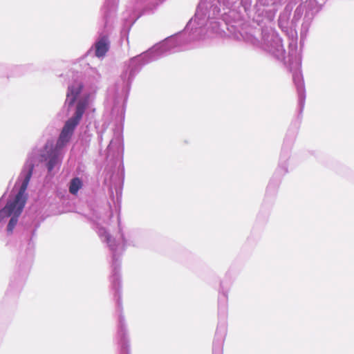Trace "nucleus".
I'll use <instances>...</instances> for the list:
<instances>
[{"label":"nucleus","mask_w":354,"mask_h":354,"mask_svg":"<svg viewBox=\"0 0 354 354\" xmlns=\"http://www.w3.org/2000/svg\"><path fill=\"white\" fill-rule=\"evenodd\" d=\"M87 106V100H80L77 102L75 115L66 122L57 140L56 149L62 148L69 142L73 131L81 120Z\"/></svg>","instance_id":"f257e3e1"},{"label":"nucleus","mask_w":354,"mask_h":354,"mask_svg":"<svg viewBox=\"0 0 354 354\" xmlns=\"http://www.w3.org/2000/svg\"><path fill=\"white\" fill-rule=\"evenodd\" d=\"M26 202V196L19 197V194H17L15 199L12 201H8L6 205L1 209V214L3 216H10L12 214L19 216Z\"/></svg>","instance_id":"f03ea898"},{"label":"nucleus","mask_w":354,"mask_h":354,"mask_svg":"<svg viewBox=\"0 0 354 354\" xmlns=\"http://www.w3.org/2000/svg\"><path fill=\"white\" fill-rule=\"evenodd\" d=\"M83 88V84L80 82L75 81L74 83L69 86L66 93V102H68V106L71 107L75 102L77 97L82 92Z\"/></svg>","instance_id":"7ed1b4c3"},{"label":"nucleus","mask_w":354,"mask_h":354,"mask_svg":"<svg viewBox=\"0 0 354 354\" xmlns=\"http://www.w3.org/2000/svg\"><path fill=\"white\" fill-rule=\"evenodd\" d=\"M108 50H109V43L107 41V38L104 37L101 38L95 44V55L97 57H104Z\"/></svg>","instance_id":"20e7f679"},{"label":"nucleus","mask_w":354,"mask_h":354,"mask_svg":"<svg viewBox=\"0 0 354 354\" xmlns=\"http://www.w3.org/2000/svg\"><path fill=\"white\" fill-rule=\"evenodd\" d=\"M82 187V182L79 178H74L71 180L69 186V192L72 194H77L79 189Z\"/></svg>","instance_id":"39448f33"},{"label":"nucleus","mask_w":354,"mask_h":354,"mask_svg":"<svg viewBox=\"0 0 354 354\" xmlns=\"http://www.w3.org/2000/svg\"><path fill=\"white\" fill-rule=\"evenodd\" d=\"M31 176H32V169L28 171V173L26 176V177H25L22 184L21 185L19 191L17 193V194H19V197H20V196H25L24 194H25V192H26V190L27 189L28 183L30 182Z\"/></svg>","instance_id":"423d86ee"},{"label":"nucleus","mask_w":354,"mask_h":354,"mask_svg":"<svg viewBox=\"0 0 354 354\" xmlns=\"http://www.w3.org/2000/svg\"><path fill=\"white\" fill-rule=\"evenodd\" d=\"M58 162V157L56 154H53L49 159L47 163V168L49 172H50Z\"/></svg>","instance_id":"0eeeda50"},{"label":"nucleus","mask_w":354,"mask_h":354,"mask_svg":"<svg viewBox=\"0 0 354 354\" xmlns=\"http://www.w3.org/2000/svg\"><path fill=\"white\" fill-rule=\"evenodd\" d=\"M18 217L19 216L13 215V216L10 218V220L8 223V227H7V230L9 232H10V233L12 232L13 229L15 228V225L17 223Z\"/></svg>","instance_id":"6e6552de"},{"label":"nucleus","mask_w":354,"mask_h":354,"mask_svg":"<svg viewBox=\"0 0 354 354\" xmlns=\"http://www.w3.org/2000/svg\"><path fill=\"white\" fill-rule=\"evenodd\" d=\"M110 239H111L110 236H107L106 239H107V241H108V242H109Z\"/></svg>","instance_id":"1a4fd4ad"}]
</instances>
